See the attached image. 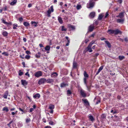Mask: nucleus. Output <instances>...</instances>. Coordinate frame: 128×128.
<instances>
[{
    "label": "nucleus",
    "instance_id": "nucleus-1",
    "mask_svg": "<svg viewBox=\"0 0 128 128\" xmlns=\"http://www.w3.org/2000/svg\"><path fill=\"white\" fill-rule=\"evenodd\" d=\"M95 4V2L92 0H90L88 3L87 4V7L88 8H92L94 6Z\"/></svg>",
    "mask_w": 128,
    "mask_h": 128
},
{
    "label": "nucleus",
    "instance_id": "nucleus-2",
    "mask_svg": "<svg viewBox=\"0 0 128 128\" xmlns=\"http://www.w3.org/2000/svg\"><path fill=\"white\" fill-rule=\"evenodd\" d=\"M54 10L53 6H52L50 7V9L49 8L48 9V10L47 12L48 17L50 16V14L51 13V12H54Z\"/></svg>",
    "mask_w": 128,
    "mask_h": 128
},
{
    "label": "nucleus",
    "instance_id": "nucleus-3",
    "mask_svg": "<svg viewBox=\"0 0 128 128\" xmlns=\"http://www.w3.org/2000/svg\"><path fill=\"white\" fill-rule=\"evenodd\" d=\"M84 51L85 52L88 51L90 52H92V46L89 44L88 47L85 48Z\"/></svg>",
    "mask_w": 128,
    "mask_h": 128
},
{
    "label": "nucleus",
    "instance_id": "nucleus-4",
    "mask_svg": "<svg viewBox=\"0 0 128 128\" xmlns=\"http://www.w3.org/2000/svg\"><path fill=\"white\" fill-rule=\"evenodd\" d=\"M46 78H41L39 80L38 83L40 85L46 82Z\"/></svg>",
    "mask_w": 128,
    "mask_h": 128
},
{
    "label": "nucleus",
    "instance_id": "nucleus-5",
    "mask_svg": "<svg viewBox=\"0 0 128 128\" xmlns=\"http://www.w3.org/2000/svg\"><path fill=\"white\" fill-rule=\"evenodd\" d=\"M42 75V72L41 71L37 72L34 74L35 76L37 78H38L41 76Z\"/></svg>",
    "mask_w": 128,
    "mask_h": 128
},
{
    "label": "nucleus",
    "instance_id": "nucleus-6",
    "mask_svg": "<svg viewBox=\"0 0 128 128\" xmlns=\"http://www.w3.org/2000/svg\"><path fill=\"white\" fill-rule=\"evenodd\" d=\"M82 100L84 103L85 106H90L89 103L86 99L84 98L82 99Z\"/></svg>",
    "mask_w": 128,
    "mask_h": 128
},
{
    "label": "nucleus",
    "instance_id": "nucleus-7",
    "mask_svg": "<svg viewBox=\"0 0 128 128\" xmlns=\"http://www.w3.org/2000/svg\"><path fill=\"white\" fill-rule=\"evenodd\" d=\"M114 34L115 35H117L118 34H122V32L118 29L115 30H114Z\"/></svg>",
    "mask_w": 128,
    "mask_h": 128
},
{
    "label": "nucleus",
    "instance_id": "nucleus-8",
    "mask_svg": "<svg viewBox=\"0 0 128 128\" xmlns=\"http://www.w3.org/2000/svg\"><path fill=\"white\" fill-rule=\"evenodd\" d=\"M124 11H123V12H121L119 14V15L116 16L117 17H119L121 18H123L124 17Z\"/></svg>",
    "mask_w": 128,
    "mask_h": 128
},
{
    "label": "nucleus",
    "instance_id": "nucleus-9",
    "mask_svg": "<svg viewBox=\"0 0 128 128\" xmlns=\"http://www.w3.org/2000/svg\"><path fill=\"white\" fill-rule=\"evenodd\" d=\"M94 28L93 25L92 24L88 28V31L90 32H92L93 31Z\"/></svg>",
    "mask_w": 128,
    "mask_h": 128
},
{
    "label": "nucleus",
    "instance_id": "nucleus-10",
    "mask_svg": "<svg viewBox=\"0 0 128 128\" xmlns=\"http://www.w3.org/2000/svg\"><path fill=\"white\" fill-rule=\"evenodd\" d=\"M17 2V0H13L10 4L11 6H14L16 4Z\"/></svg>",
    "mask_w": 128,
    "mask_h": 128
},
{
    "label": "nucleus",
    "instance_id": "nucleus-11",
    "mask_svg": "<svg viewBox=\"0 0 128 128\" xmlns=\"http://www.w3.org/2000/svg\"><path fill=\"white\" fill-rule=\"evenodd\" d=\"M80 93L82 96H86V93L83 90H80Z\"/></svg>",
    "mask_w": 128,
    "mask_h": 128
},
{
    "label": "nucleus",
    "instance_id": "nucleus-12",
    "mask_svg": "<svg viewBox=\"0 0 128 128\" xmlns=\"http://www.w3.org/2000/svg\"><path fill=\"white\" fill-rule=\"evenodd\" d=\"M95 12H92L90 13V16L91 18H93L95 16Z\"/></svg>",
    "mask_w": 128,
    "mask_h": 128
},
{
    "label": "nucleus",
    "instance_id": "nucleus-13",
    "mask_svg": "<svg viewBox=\"0 0 128 128\" xmlns=\"http://www.w3.org/2000/svg\"><path fill=\"white\" fill-rule=\"evenodd\" d=\"M54 82V80L52 79L48 78L46 80V82L48 83H51Z\"/></svg>",
    "mask_w": 128,
    "mask_h": 128
},
{
    "label": "nucleus",
    "instance_id": "nucleus-14",
    "mask_svg": "<svg viewBox=\"0 0 128 128\" xmlns=\"http://www.w3.org/2000/svg\"><path fill=\"white\" fill-rule=\"evenodd\" d=\"M22 84L24 86H26L27 84V82L25 80H21Z\"/></svg>",
    "mask_w": 128,
    "mask_h": 128
},
{
    "label": "nucleus",
    "instance_id": "nucleus-15",
    "mask_svg": "<svg viewBox=\"0 0 128 128\" xmlns=\"http://www.w3.org/2000/svg\"><path fill=\"white\" fill-rule=\"evenodd\" d=\"M107 32L110 34H114V30L111 29L108 30Z\"/></svg>",
    "mask_w": 128,
    "mask_h": 128
},
{
    "label": "nucleus",
    "instance_id": "nucleus-16",
    "mask_svg": "<svg viewBox=\"0 0 128 128\" xmlns=\"http://www.w3.org/2000/svg\"><path fill=\"white\" fill-rule=\"evenodd\" d=\"M2 22L4 24H6L7 25H10L11 24V22H7L5 21V20H3Z\"/></svg>",
    "mask_w": 128,
    "mask_h": 128
},
{
    "label": "nucleus",
    "instance_id": "nucleus-17",
    "mask_svg": "<svg viewBox=\"0 0 128 128\" xmlns=\"http://www.w3.org/2000/svg\"><path fill=\"white\" fill-rule=\"evenodd\" d=\"M58 20L59 21V22L60 24H62L63 23V21L62 18L61 17L59 16L58 17Z\"/></svg>",
    "mask_w": 128,
    "mask_h": 128
},
{
    "label": "nucleus",
    "instance_id": "nucleus-18",
    "mask_svg": "<svg viewBox=\"0 0 128 128\" xmlns=\"http://www.w3.org/2000/svg\"><path fill=\"white\" fill-rule=\"evenodd\" d=\"M54 108V106L53 104H50L49 106V108L50 110H53Z\"/></svg>",
    "mask_w": 128,
    "mask_h": 128
},
{
    "label": "nucleus",
    "instance_id": "nucleus-19",
    "mask_svg": "<svg viewBox=\"0 0 128 128\" xmlns=\"http://www.w3.org/2000/svg\"><path fill=\"white\" fill-rule=\"evenodd\" d=\"M110 112L111 113H112L113 114H116L117 113V111L114 109L111 110L110 111Z\"/></svg>",
    "mask_w": 128,
    "mask_h": 128
},
{
    "label": "nucleus",
    "instance_id": "nucleus-20",
    "mask_svg": "<svg viewBox=\"0 0 128 128\" xmlns=\"http://www.w3.org/2000/svg\"><path fill=\"white\" fill-rule=\"evenodd\" d=\"M33 108H31L30 109V112H32L34 110V109H35L36 108V106L34 105L33 106Z\"/></svg>",
    "mask_w": 128,
    "mask_h": 128
},
{
    "label": "nucleus",
    "instance_id": "nucleus-21",
    "mask_svg": "<svg viewBox=\"0 0 128 128\" xmlns=\"http://www.w3.org/2000/svg\"><path fill=\"white\" fill-rule=\"evenodd\" d=\"M105 42L106 44L107 45L108 47L110 48L111 47V45L110 42L108 41H105Z\"/></svg>",
    "mask_w": 128,
    "mask_h": 128
},
{
    "label": "nucleus",
    "instance_id": "nucleus-22",
    "mask_svg": "<svg viewBox=\"0 0 128 128\" xmlns=\"http://www.w3.org/2000/svg\"><path fill=\"white\" fill-rule=\"evenodd\" d=\"M89 119L92 122H93L94 120V119L93 116L91 115L89 116Z\"/></svg>",
    "mask_w": 128,
    "mask_h": 128
},
{
    "label": "nucleus",
    "instance_id": "nucleus-23",
    "mask_svg": "<svg viewBox=\"0 0 128 128\" xmlns=\"http://www.w3.org/2000/svg\"><path fill=\"white\" fill-rule=\"evenodd\" d=\"M68 86V84L66 83H62L61 84L60 86L62 88L64 87Z\"/></svg>",
    "mask_w": 128,
    "mask_h": 128
},
{
    "label": "nucleus",
    "instance_id": "nucleus-24",
    "mask_svg": "<svg viewBox=\"0 0 128 128\" xmlns=\"http://www.w3.org/2000/svg\"><path fill=\"white\" fill-rule=\"evenodd\" d=\"M104 16V15H102V14H100L98 16V19L99 20H101L103 17Z\"/></svg>",
    "mask_w": 128,
    "mask_h": 128
},
{
    "label": "nucleus",
    "instance_id": "nucleus-25",
    "mask_svg": "<svg viewBox=\"0 0 128 128\" xmlns=\"http://www.w3.org/2000/svg\"><path fill=\"white\" fill-rule=\"evenodd\" d=\"M124 21L123 19H118L117 20V22L118 23L123 22Z\"/></svg>",
    "mask_w": 128,
    "mask_h": 128
},
{
    "label": "nucleus",
    "instance_id": "nucleus-26",
    "mask_svg": "<svg viewBox=\"0 0 128 128\" xmlns=\"http://www.w3.org/2000/svg\"><path fill=\"white\" fill-rule=\"evenodd\" d=\"M68 27L69 28H70L71 29V30H74L75 28V26H74L70 25L68 26Z\"/></svg>",
    "mask_w": 128,
    "mask_h": 128
},
{
    "label": "nucleus",
    "instance_id": "nucleus-27",
    "mask_svg": "<svg viewBox=\"0 0 128 128\" xmlns=\"http://www.w3.org/2000/svg\"><path fill=\"white\" fill-rule=\"evenodd\" d=\"M2 110L3 111H5L6 112H7L9 110H8V108L6 106V107H4L3 108Z\"/></svg>",
    "mask_w": 128,
    "mask_h": 128
},
{
    "label": "nucleus",
    "instance_id": "nucleus-28",
    "mask_svg": "<svg viewBox=\"0 0 128 128\" xmlns=\"http://www.w3.org/2000/svg\"><path fill=\"white\" fill-rule=\"evenodd\" d=\"M77 64L76 62H74L73 63V68H76L77 67Z\"/></svg>",
    "mask_w": 128,
    "mask_h": 128
},
{
    "label": "nucleus",
    "instance_id": "nucleus-29",
    "mask_svg": "<svg viewBox=\"0 0 128 128\" xmlns=\"http://www.w3.org/2000/svg\"><path fill=\"white\" fill-rule=\"evenodd\" d=\"M84 74L85 78H86V77L88 78V74H87L86 71L84 72Z\"/></svg>",
    "mask_w": 128,
    "mask_h": 128
},
{
    "label": "nucleus",
    "instance_id": "nucleus-30",
    "mask_svg": "<svg viewBox=\"0 0 128 128\" xmlns=\"http://www.w3.org/2000/svg\"><path fill=\"white\" fill-rule=\"evenodd\" d=\"M23 24L24 25L26 26H29L30 25L29 23L26 22H24Z\"/></svg>",
    "mask_w": 128,
    "mask_h": 128
},
{
    "label": "nucleus",
    "instance_id": "nucleus-31",
    "mask_svg": "<svg viewBox=\"0 0 128 128\" xmlns=\"http://www.w3.org/2000/svg\"><path fill=\"white\" fill-rule=\"evenodd\" d=\"M50 46H46V47L45 48V49L46 50L49 51L50 50Z\"/></svg>",
    "mask_w": 128,
    "mask_h": 128
},
{
    "label": "nucleus",
    "instance_id": "nucleus-32",
    "mask_svg": "<svg viewBox=\"0 0 128 128\" xmlns=\"http://www.w3.org/2000/svg\"><path fill=\"white\" fill-rule=\"evenodd\" d=\"M2 34L4 36H6L8 35V33L6 31H4L3 32Z\"/></svg>",
    "mask_w": 128,
    "mask_h": 128
},
{
    "label": "nucleus",
    "instance_id": "nucleus-33",
    "mask_svg": "<svg viewBox=\"0 0 128 128\" xmlns=\"http://www.w3.org/2000/svg\"><path fill=\"white\" fill-rule=\"evenodd\" d=\"M118 58L120 60H122L124 58V57L123 56H119Z\"/></svg>",
    "mask_w": 128,
    "mask_h": 128
},
{
    "label": "nucleus",
    "instance_id": "nucleus-34",
    "mask_svg": "<svg viewBox=\"0 0 128 128\" xmlns=\"http://www.w3.org/2000/svg\"><path fill=\"white\" fill-rule=\"evenodd\" d=\"M32 24H33L34 26L35 27H36L37 26V24L36 22L35 21H32L31 22Z\"/></svg>",
    "mask_w": 128,
    "mask_h": 128
},
{
    "label": "nucleus",
    "instance_id": "nucleus-35",
    "mask_svg": "<svg viewBox=\"0 0 128 128\" xmlns=\"http://www.w3.org/2000/svg\"><path fill=\"white\" fill-rule=\"evenodd\" d=\"M61 30L62 31H66L67 30V29L66 28H64V26H62Z\"/></svg>",
    "mask_w": 128,
    "mask_h": 128
},
{
    "label": "nucleus",
    "instance_id": "nucleus-36",
    "mask_svg": "<svg viewBox=\"0 0 128 128\" xmlns=\"http://www.w3.org/2000/svg\"><path fill=\"white\" fill-rule=\"evenodd\" d=\"M2 55H4L6 56H8L9 55L8 52H2Z\"/></svg>",
    "mask_w": 128,
    "mask_h": 128
},
{
    "label": "nucleus",
    "instance_id": "nucleus-37",
    "mask_svg": "<svg viewBox=\"0 0 128 128\" xmlns=\"http://www.w3.org/2000/svg\"><path fill=\"white\" fill-rule=\"evenodd\" d=\"M86 80V78H84V84L86 85V87L88 88V87L87 85Z\"/></svg>",
    "mask_w": 128,
    "mask_h": 128
},
{
    "label": "nucleus",
    "instance_id": "nucleus-38",
    "mask_svg": "<svg viewBox=\"0 0 128 128\" xmlns=\"http://www.w3.org/2000/svg\"><path fill=\"white\" fill-rule=\"evenodd\" d=\"M49 124L51 125H53L55 124L54 122L52 121H50L49 122Z\"/></svg>",
    "mask_w": 128,
    "mask_h": 128
},
{
    "label": "nucleus",
    "instance_id": "nucleus-39",
    "mask_svg": "<svg viewBox=\"0 0 128 128\" xmlns=\"http://www.w3.org/2000/svg\"><path fill=\"white\" fill-rule=\"evenodd\" d=\"M81 6L80 5H78L76 7V8L77 10H78L80 9V8H81Z\"/></svg>",
    "mask_w": 128,
    "mask_h": 128
},
{
    "label": "nucleus",
    "instance_id": "nucleus-40",
    "mask_svg": "<svg viewBox=\"0 0 128 128\" xmlns=\"http://www.w3.org/2000/svg\"><path fill=\"white\" fill-rule=\"evenodd\" d=\"M23 74V73L21 71V70H19V75L20 76H21Z\"/></svg>",
    "mask_w": 128,
    "mask_h": 128
},
{
    "label": "nucleus",
    "instance_id": "nucleus-41",
    "mask_svg": "<svg viewBox=\"0 0 128 128\" xmlns=\"http://www.w3.org/2000/svg\"><path fill=\"white\" fill-rule=\"evenodd\" d=\"M95 42L93 40L89 44L91 46H92V45L94 44V43Z\"/></svg>",
    "mask_w": 128,
    "mask_h": 128
},
{
    "label": "nucleus",
    "instance_id": "nucleus-42",
    "mask_svg": "<svg viewBox=\"0 0 128 128\" xmlns=\"http://www.w3.org/2000/svg\"><path fill=\"white\" fill-rule=\"evenodd\" d=\"M30 56L28 55H26L25 56V58L27 59H28L30 58Z\"/></svg>",
    "mask_w": 128,
    "mask_h": 128
},
{
    "label": "nucleus",
    "instance_id": "nucleus-43",
    "mask_svg": "<svg viewBox=\"0 0 128 128\" xmlns=\"http://www.w3.org/2000/svg\"><path fill=\"white\" fill-rule=\"evenodd\" d=\"M8 91H6L4 96H8Z\"/></svg>",
    "mask_w": 128,
    "mask_h": 128
},
{
    "label": "nucleus",
    "instance_id": "nucleus-44",
    "mask_svg": "<svg viewBox=\"0 0 128 128\" xmlns=\"http://www.w3.org/2000/svg\"><path fill=\"white\" fill-rule=\"evenodd\" d=\"M18 20L21 22L23 20V18L22 17L18 19Z\"/></svg>",
    "mask_w": 128,
    "mask_h": 128
},
{
    "label": "nucleus",
    "instance_id": "nucleus-45",
    "mask_svg": "<svg viewBox=\"0 0 128 128\" xmlns=\"http://www.w3.org/2000/svg\"><path fill=\"white\" fill-rule=\"evenodd\" d=\"M30 121V118H28L26 119V123H28Z\"/></svg>",
    "mask_w": 128,
    "mask_h": 128
},
{
    "label": "nucleus",
    "instance_id": "nucleus-46",
    "mask_svg": "<svg viewBox=\"0 0 128 128\" xmlns=\"http://www.w3.org/2000/svg\"><path fill=\"white\" fill-rule=\"evenodd\" d=\"M19 110L21 111L22 112L24 113H25V111L20 108H19Z\"/></svg>",
    "mask_w": 128,
    "mask_h": 128
},
{
    "label": "nucleus",
    "instance_id": "nucleus-47",
    "mask_svg": "<svg viewBox=\"0 0 128 128\" xmlns=\"http://www.w3.org/2000/svg\"><path fill=\"white\" fill-rule=\"evenodd\" d=\"M35 56L37 58H39L40 57V55H38V54H36L35 55Z\"/></svg>",
    "mask_w": 128,
    "mask_h": 128
},
{
    "label": "nucleus",
    "instance_id": "nucleus-48",
    "mask_svg": "<svg viewBox=\"0 0 128 128\" xmlns=\"http://www.w3.org/2000/svg\"><path fill=\"white\" fill-rule=\"evenodd\" d=\"M26 53L27 54H30L31 52L30 51L28 50H27L26 51Z\"/></svg>",
    "mask_w": 128,
    "mask_h": 128
},
{
    "label": "nucleus",
    "instance_id": "nucleus-49",
    "mask_svg": "<svg viewBox=\"0 0 128 128\" xmlns=\"http://www.w3.org/2000/svg\"><path fill=\"white\" fill-rule=\"evenodd\" d=\"M13 122V120L9 122V123L7 124L8 126H10V125Z\"/></svg>",
    "mask_w": 128,
    "mask_h": 128
},
{
    "label": "nucleus",
    "instance_id": "nucleus-50",
    "mask_svg": "<svg viewBox=\"0 0 128 128\" xmlns=\"http://www.w3.org/2000/svg\"><path fill=\"white\" fill-rule=\"evenodd\" d=\"M103 69V66H101L98 69L101 71Z\"/></svg>",
    "mask_w": 128,
    "mask_h": 128
},
{
    "label": "nucleus",
    "instance_id": "nucleus-51",
    "mask_svg": "<svg viewBox=\"0 0 128 128\" xmlns=\"http://www.w3.org/2000/svg\"><path fill=\"white\" fill-rule=\"evenodd\" d=\"M54 75V76H56L58 75L57 73L56 72H54V73H53V74H52V75Z\"/></svg>",
    "mask_w": 128,
    "mask_h": 128
},
{
    "label": "nucleus",
    "instance_id": "nucleus-52",
    "mask_svg": "<svg viewBox=\"0 0 128 128\" xmlns=\"http://www.w3.org/2000/svg\"><path fill=\"white\" fill-rule=\"evenodd\" d=\"M67 94H71L70 91L69 90H68L67 91Z\"/></svg>",
    "mask_w": 128,
    "mask_h": 128
},
{
    "label": "nucleus",
    "instance_id": "nucleus-53",
    "mask_svg": "<svg viewBox=\"0 0 128 128\" xmlns=\"http://www.w3.org/2000/svg\"><path fill=\"white\" fill-rule=\"evenodd\" d=\"M2 9H3V10H4V11L6 10H7V7H6V6L4 8H3Z\"/></svg>",
    "mask_w": 128,
    "mask_h": 128
},
{
    "label": "nucleus",
    "instance_id": "nucleus-54",
    "mask_svg": "<svg viewBox=\"0 0 128 128\" xmlns=\"http://www.w3.org/2000/svg\"><path fill=\"white\" fill-rule=\"evenodd\" d=\"M95 34L94 33V34H92L89 37V38H90V37H94V36H95Z\"/></svg>",
    "mask_w": 128,
    "mask_h": 128
},
{
    "label": "nucleus",
    "instance_id": "nucleus-55",
    "mask_svg": "<svg viewBox=\"0 0 128 128\" xmlns=\"http://www.w3.org/2000/svg\"><path fill=\"white\" fill-rule=\"evenodd\" d=\"M68 42L66 44V46H68L69 45V44L70 42V40H68Z\"/></svg>",
    "mask_w": 128,
    "mask_h": 128
},
{
    "label": "nucleus",
    "instance_id": "nucleus-56",
    "mask_svg": "<svg viewBox=\"0 0 128 128\" xmlns=\"http://www.w3.org/2000/svg\"><path fill=\"white\" fill-rule=\"evenodd\" d=\"M89 41V40L88 39H86L85 40V42L86 44Z\"/></svg>",
    "mask_w": 128,
    "mask_h": 128
},
{
    "label": "nucleus",
    "instance_id": "nucleus-57",
    "mask_svg": "<svg viewBox=\"0 0 128 128\" xmlns=\"http://www.w3.org/2000/svg\"><path fill=\"white\" fill-rule=\"evenodd\" d=\"M32 6V4H28V8H30Z\"/></svg>",
    "mask_w": 128,
    "mask_h": 128
},
{
    "label": "nucleus",
    "instance_id": "nucleus-58",
    "mask_svg": "<svg viewBox=\"0 0 128 128\" xmlns=\"http://www.w3.org/2000/svg\"><path fill=\"white\" fill-rule=\"evenodd\" d=\"M108 12H106V15L104 17V18H106L108 16Z\"/></svg>",
    "mask_w": 128,
    "mask_h": 128
},
{
    "label": "nucleus",
    "instance_id": "nucleus-59",
    "mask_svg": "<svg viewBox=\"0 0 128 128\" xmlns=\"http://www.w3.org/2000/svg\"><path fill=\"white\" fill-rule=\"evenodd\" d=\"M25 75L26 76H28V77H30V74L28 73V72H26L25 74Z\"/></svg>",
    "mask_w": 128,
    "mask_h": 128
},
{
    "label": "nucleus",
    "instance_id": "nucleus-60",
    "mask_svg": "<svg viewBox=\"0 0 128 128\" xmlns=\"http://www.w3.org/2000/svg\"><path fill=\"white\" fill-rule=\"evenodd\" d=\"M124 40L126 42H128V39L127 38H124Z\"/></svg>",
    "mask_w": 128,
    "mask_h": 128
},
{
    "label": "nucleus",
    "instance_id": "nucleus-61",
    "mask_svg": "<svg viewBox=\"0 0 128 128\" xmlns=\"http://www.w3.org/2000/svg\"><path fill=\"white\" fill-rule=\"evenodd\" d=\"M98 23V21L97 20L95 21L94 22V23L96 24V25H97Z\"/></svg>",
    "mask_w": 128,
    "mask_h": 128
},
{
    "label": "nucleus",
    "instance_id": "nucleus-62",
    "mask_svg": "<svg viewBox=\"0 0 128 128\" xmlns=\"http://www.w3.org/2000/svg\"><path fill=\"white\" fill-rule=\"evenodd\" d=\"M51 110L50 111V112L51 114H53L54 110Z\"/></svg>",
    "mask_w": 128,
    "mask_h": 128
},
{
    "label": "nucleus",
    "instance_id": "nucleus-63",
    "mask_svg": "<svg viewBox=\"0 0 128 128\" xmlns=\"http://www.w3.org/2000/svg\"><path fill=\"white\" fill-rule=\"evenodd\" d=\"M44 128H51V127L50 126H47L45 127Z\"/></svg>",
    "mask_w": 128,
    "mask_h": 128
},
{
    "label": "nucleus",
    "instance_id": "nucleus-64",
    "mask_svg": "<svg viewBox=\"0 0 128 128\" xmlns=\"http://www.w3.org/2000/svg\"><path fill=\"white\" fill-rule=\"evenodd\" d=\"M100 100H98L96 102V104H98L99 103H100Z\"/></svg>",
    "mask_w": 128,
    "mask_h": 128
}]
</instances>
